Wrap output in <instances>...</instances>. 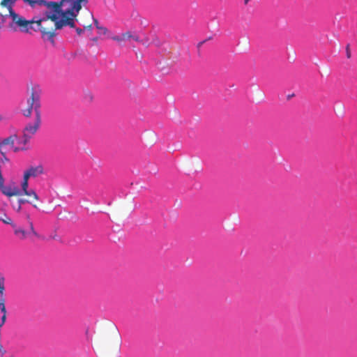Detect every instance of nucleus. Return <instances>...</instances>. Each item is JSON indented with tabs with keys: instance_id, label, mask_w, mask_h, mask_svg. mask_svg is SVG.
I'll list each match as a JSON object with an SVG mask.
<instances>
[{
	"instance_id": "obj_1",
	"label": "nucleus",
	"mask_w": 357,
	"mask_h": 357,
	"mask_svg": "<svg viewBox=\"0 0 357 357\" xmlns=\"http://www.w3.org/2000/svg\"><path fill=\"white\" fill-rule=\"evenodd\" d=\"M31 21L33 23L25 27L26 31L31 29L35 31H40L43 38L48 40L53 45L55 44L54 38L56 36V30L61 29L66 26L73 28V22H70V19L64 18L63 17L60 20H52V19L43 17V18Z\"/></svg>"
},
{
	"instance_id": "obj_2",
	"label": "nucleus",
	"mask_w": 357,
	"mask_h": 357,
	"mask_svg": "<svg viewBox=\"0 0 357 357\" xmlns=\"http://www.w3.org/2000/svg\"><path fill=\"white\" fill-rule=\"evenodd\" d=\"M61 5L63 8L62 17L70 19L73 22V28L75 26V21L80 10L85 7L88 0H61Z\"/></svg>"
},
{
	"instance_id": "obj_3",
	"label": "nucleus",
	"mask_w": 357,
	"mask_h": 357,
	"mask_svg": "<svg viewBox=\"0 0 357 357\" xmlns=\"http://www.w3.org/2000/svg\"><path fill=\"white\" fill-rule=\"evenodd\" d=\"M41 104L38 94L33 89L30 97L26 100V105L22 109V113L25 117H30L32 112H34V117H41Z\"/></svg>"
},
{
	"instance_id": "obj_4",
	"label": "nucleus",
	"mask_w": 357,
	"mask_h": 357,
	"mask_svg": "<svg viewBox=\"0 0 357 357\" xmlns=\"http://www.w3.org/2000/svg\"><path fill=\"white\" fill-rule=\"evenodd\" d=\"M44 7L45 9L42 12L44 13L45 17L52 19V20H60L62 18L63 8L61 1H47Z\"/></svg>"
},
{
	"instance_id": "obj_5",
	"label": "nucleus",
	"mask_w": 357,
	"mask_h": 357,
	"mask_svg": "<svg viewBox=\"0 0 357 357\" xmlns=\"http://www.w3.org/2000/svg\"><path fill=\"white\" fill-rule=\"evenodd\" d=\"M42 122L41 117H34L33 122L28 123L23 129L22 144L26 145L33 135L37 132Z\"/></svg>"
},
{
	"instance_id": "obj_6",
	"label": "nucleus",
	"mask_w": 357,
	"mask_h": 357,
	"mask_svg": "<svg viewBox=\"0 0 357 357\" xmlns=\"http://www.w3.org/2000/svg\"><path fill=\"white\" fill-rule=\"evenodd\" d=\"M17 0H1L0 5L2 7H6L9 10L10 16L12 17L13 21L20 27H26L31 25L33 22L26 20L24 18L20 17L13 10L12 6Z\"/></svg>"
},
{
	"instance_id": "obj_7",
	"label": "nucleus",
	"mask_w": 357,
	"mask_h": 357,
	"mask_svg": "<svg viewBox=\"0 0 357 357\" xmlns=\"http://www.w3.org/2000/svg\"><path fill=\"white\" fill-rule=\"evenodd\" d=\"M6 146H9L10 149L15 152L26 149V145L22 144V139H20L16 135H10L0 143V151L2 154H3Z\"/></svg>"
},
{
	"instance_id": "obj_8",
	"label": "nucleus",
	"mask_w": 357,
	"mask_h": 357,
	"mask_svg": "<svg viewBox=\"0 0 357 357\" xmlns=\"http://www.w3.org/2000/svg\"><path fill=\"white\" fill-rule=\"evenodd\" d=\"M112 39L119 43V45H122L125 43H131L132 41H136L137 43H141L142 40L137 33L135 32L128 31L124 32L120 35L114 36L112 37Z\"/></svg>"
},
{
	"instance_id": "obj_9",
	"label": "nucleus",
	"mask_w": 357,
	"mask_h": 357,
	"mask_svg": "<svg viewBox=\"0 0 357 357\" xmlns=\"http://www.w3.org/2000/svg\"><path fill=\"white\" fill-rule=\"evenodd\" d=\"M44 174V168L42 165L29 167L24 172L25 176L30 178H36Z\"/></svg>"
},
{
	"instance_id": "obj_10",
	"label": "nucleus",
	"mask_w": 357,
	"mask_h": 357,
	"mask_svg": "<svg viewBox=\"0 0 357 357\" xmlns=\"http://www.w3.org/2000/svg\"><path fill=\"white\" fill-rule=\"evenodd\" d=\"M29 226H30L29 231H26L23 229L17 228L15 226V228H14L15 229V231H14L15 234L16 236H17L20 238V239H21V240H24V239L26 238L31 234H33L35 236H38V234L35 231L31 221H29Z\"/></svg>"
},
{
	"instance_id": "obj_11",
	"label": "nucleus",
	"mask_w": 357,
	"mask_h": 357,
	"mask_svg": "<svg viewBox=\"0 0 357 357\" xmlns=\"http://www.w3.org/2000/svg\"><path fill=\"white\" fill-rule=\"evenodd\" d=\"M5 299L3 298H0V328H1L6 323V309L5 307Z\"/></svg>"
},
{
	"instance_id": "obj_12",
	"label": "nucleus",
	"mask_w": 357,
	"mask_h": 357,
	"mask_svg": "<svg viewBox=\"0 0 357 357\" xmlns=\"http://www.w3.org/2000/svg\"><path fill=\"white\" fill-rule=\"evenodd\" d=\"M25 3H27L31 7L34 8L36 5L40 6H44L47 3L45 0H23Z\"/></svg>"
},
{
	"instance_id": "obj_13",
	"label": "nucleus",
	"mask_w": 357,
	"mask_h": 357,
	"mask_svg": "<svg viewBox=\"0 0 357 357\" xmlns=\"http://www.w3.org/2000/svg\"><path fill=\"white\" fill-rule=\"evenodd\" d=\"M87 16H88V17H89V18H91V19H92V20H93V21L94 22L95 26H96V28H97L98 29H99V30H100V33L105 34V33H107V28H105V27H104V26H100V25H99V23H98V21L96 19H95V18L93 17V16L92 13H89L87 14Z\"/></svg>"
},
{
	"instance_id": "obj_14",
	"label": "nucleus",
	"mask_w": 357,
	"mask_h": 357,
	"mask_svg": "<svg viewBox=\"0 0 357 357\" xmlns=\"http://www.w3.org/2000/svg\"><path fill=\"white\" fill-rule=\"evenodd\" d=\"M24 195L29 197L28 199L33 200V203H34V202H36V201H38V199H39L38 195L36 194V191L33 190H29V191H26V192Z\"/></svg>"
},
{
	"instance_id": "obj_15",
	"label": "nucleus",
	"mask_w": 357,
	"mask_h": 357,
	"mask_svg": "<svg viewBox=\"0 0 357 357\" xmlns=\"http://www.w3.org/2000/svg\"><path fill=\"white\" fill-rule=\"evenodd\" d=\"M29 178L25 176V175L23 176V181L22 183V190L23 192L22 194H24L26 191H29L28 187H29Z\"/></svg>"
},
{
	"instance_id": "obj_16",
	"label": "nucleus",
	"mask_w": 357,
	"mask_h": 357,
	"mask_svg": "<svg viewBox=\"0 0 357 357\" xmlns=\"http://www.w3.org/2000/svg\"><path fill=\"white\" fill-rule=\"evenodd\" d=\"M113 339L115 342H116L118 346L119 347L121 344V335L119 331L115 328L112 333Z\"/></svg>"
},
{
	"instance_id": "obj_17",
	"label": "nucleus",
	"mask_w": 357,
	"mask_h": 357,
	"mask_svg": "<svg viewBox=\"0 0 357 357\" xmlns=\"http://www.w3.org/2000/svg\"><path fill=\"white\" fill-rule=\"evenodd\" d=\"M18 202L20 205L24 204L25 203H29L32 204L34 208H38V206L35 203H33V200L31 199H20L18 200Z\"/></svg>"
},
{
	"instance_id": "obj_18",
	"label": "nucleus",
	"mask_w": 357,
	"mask_h": 357,
	"mask_svg": "<svg viewBox=\"0 0 357 357\" xmlns=\"http://www.w3.org/2000/svg\"><path fill=\"white\" fill-rule=\"evenodd\" d=\"M5 278L0 275V294L3 295L5 287H4Z\"/></svg>"
},
{
	"instance_id": "obj_19",
	"label": "nucleus",
	"mask_w": 357,
	"mask_h": 357,
	"mask_svg": "<svg viewBox=\"0 0 357 357\" xmlns=\"http://www.w3.org/2000/svg\"><path fill=\"white\" fill-rule=\"evenodd\" d=\"M2 221L5 224L10 225L13 228H15L16 225L13 223V222L11 218H10L8 217H6L5 219H3Z\"/></svg>"
},
{
	"instance_id": "obj_20",
	"label": "nucleus",
	"mask_w": 357,
	"mask_h": 357,
	"mask_svg": "<svg viewBox=\"0 0 357 357\" xmlns=\"http://www.w3.org/2000/svg\"><path fill=\"white\" fill-rule=\"evenodd\" d=\"M346 54H347V57L348 59H350L351 58V50H350V45L349 44H348L346 47Z\"/></svg>"
},
{
	"instance_id": "obj_21",
	"label": "nucleus",
	"mask_w": 357,
	"mask_h": 357,
	"mask_svg": "<svg viewBox=\"0 0 357 357\" xmlns=\"http://www.w3.org/2000/svg\"><path fill=\"white\" fill-rule=\"evenodd\" d=\"M82 26L84 27V29H90L92 26L91 24H82Z\"/></svg>"
},
{
	"instance_id": "obj_22",
	"label": "nucleus",
	"mask_w": 357,
	"mask_h": 357,
	"mask_svg": "<svg viewBox=\"0 0 357 357\" xmlns=\"http://www.w3.org/2000/svg\"><path fill=\"white\" fill-rule=\"evenodd\" d=\"M84 31V29H80V28H77L76 29V32L77 33L78 35H81Z\"/></svg>"
},
{
	"instance_id": "obj_23",
	"label": "nucleus",
	"mask_w": 357,
	"mask_h": 357,
	"mask_svg": "<svg viewBox=\"0 0 357 357\" xmlns=\"http://www.w3.org/2000/svg\"><path fill=\"white\" fill-rule=\"evenodd\" d=\"M88 97H89V100H92V99H93V96H92L91 93H89V94H88Z\"/></svg>"
},
{
	"instance_id": "obj_24",
	"label": "nucleus",
	"mask_w": 357,
	"mask_h": 357,
	"mask_svg": "<svg viewBox=\"0 0 357 357\" xmlns=\"http://www.w3.org/2000/svg\"><path fill=\"white\" fill-rule=\"evenodd\" d=\"M243 1H244V3L245 5H247L250 0H243Z\"/></svg>"
},
{
	"instance_id": "obj_25",
	"label": "nucleus",
	"mask_w": 357,
	"mask_h": 357,
	"mask_svg": "<svg viewBox=\"0 0 357 357\" xmlns=\"http://www.w3.org/2000/svg\"><path fill=\"white\" fill-rule=\"evenodd\" d=\"M21 209V205L19 204V206L17 207V210L20 211Z\"/></svg>"
},
{
	"instance_id": "obj_26",
	"label": "nucleus",
	"mask_w": 357,
	"mask_h": 357,
	"mask_svg": "<svg viewBox=\"0 0 357 357\" xmlns=\"http://www.w3.org/2000/svg\"><path fill=\"white\" fill-rule=\"evenodd\" d=\"M93 41H96V40H97V38H94L93 39Z\"/></svg>"
}]
</instances>
